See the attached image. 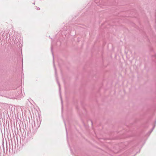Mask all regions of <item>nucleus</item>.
I'll use <instances>...</instances> for the list:
<instances>
[{
  "mask_svg": "<svg viewBox=\"0 0 156 156\" xmlns=\"http://www.w3.org/2000/svg\"><path fill=\"white\" fill-rule=\"evenodd\" d=\"M36 9L37 10H39L40 9V8L39 7H36Z\"/></svg>",
  "mask_w": 156,
  "mask_h": 156,
  "instance_id": "1",
  "label": "nucleus"
}]
</instances>
